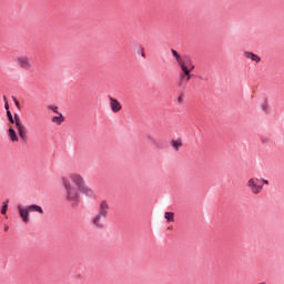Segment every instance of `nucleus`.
Returning <instances> with one entry per match:
<instances>
[{
	"instance_id": "1",
	"label": "nucleus",
	"mask_w": 284,
	"mask_h": 284,
	"mask_svg": "<svg viewBox=\"0 0 284 284\" xmlns=\"http://www.w3.org/2000/svg\"><path fill=\"white\" fill-rule=\"evenodd\" d=\"M62 185L65 191L67 201L73 205H79V201H81V193L87 196H94V191L85 184V179H83V175L79 173H71L63 176Z\"/></svg>"
},
{
	"instance_id": "2",
	"label": "nucleus",
	"mask_w": 284,
	"mask_h": 284,
	"mask_svg": "<svg viewBox=\"0 0 284 284\" xmlns=\"http://www.w3.org/2000/svg\"><path fill=\"white\" fill-rule=\"evenodd\" d=\"M17 210L19 212V216L22 223H30V214H32V212H37L38 214H44L43 207L37 204H31L27 206H23L22 204H18Z\"/></svg>"
},
{
	"instance_id": "3",
	"label": "nucleus",
	"mask_w": 284,
	"mask_h": 284,
	"mask_svg": "<svg viewBox=\"0 0 284 284\" xmlns=\"http://www.w3.org/2000/svg\"><path fill=\"white\" fill-rule=\"evenodd\" d=\"M110 210V205H108L106 201H102L99 206L98 214L92 219V223L99 230H103V221L108 219V211Z\"/></svg>"
},
{
	"instance_id": "4",
	"label": "nucleus",
	"mask_w": 284,
	"mask_h": 284,
	"mask_svg": "<svg viewBox=\"0 0 284 284\" xmlns=\"http://www.w3.org/2000/svg\"><path fill=\"white\" fill-rule=\"evenodd\" d=\"M180 68L182 72L180 74L179 87L185 88L194 77V74H192V71L194 70V62H189V64H184L183 67H180Z\"/></svg>"
},
{
	"instance_id": "5",
	"label": "nucleus",
	"mask_w": 284,
	"mask_h": 284,
	"mask_svg": "<svg viewBox=\"0 0 284 284\" xmlns=\"http://www.w3.org/2000/svg\"><path fill=\"white\" fill-rule=\"evenodd\" d=\"M17 65L20 68V70H26V72H32V59L28 55H20L16 59Z\"/></svg>"
},
{
	"instance_id": "6",
	"label": "nucleus",
	"mask_w": 284,
	"mask_h": 284,
	"mask_svg": "<svg viewBox=\"0 0 284 284\" xmlns=\"http://www.w3.org/2000/svg\"><path fill=\"white\" fill-rule=\"evenodd\" d=\"M246 186L252 194H261V192H263V181H261L258 178H251L247 181Z\"/></svg>"
},
{
	"instance_id": "7",
	"label": "nucleus",
	"mask_w": 284,
	"mask_h": 284,
	"mask_svg": "<svg viewBox=\"0 0 284 284\" xmlns=\"http://www.w3.org/2000/svg\"><path fill=\"white\" fill-rule=\"evenodd\" d=\"M16 128L18 130L19 136L22 141H28V132L26 131V125L21 123L19 115H16Z\"/></svg>"
},
{
	"instance_id": "8",
	"label": "nucleus",
	"mask_w": 284,
	"mask_h": 284,
	"mask_svg": "<svg viewBox=\"0 0 284 284\" xmlns=\"http://www.w3.org/2000/svg\"><path fill=\"white\" fill-rule=\"evenodd\" d=\"M173 57L175 58L176 62H178V65L180 68H183V65H186L189 63H192V59H190V57H184V58H181V55L179 54V52H176V50L172 49L171 50Z\"/></svg>"
},
{
	"instance_id": "9",
	"label": "nucleus",
	"mask_w": 284,
	"mask_h": 284,
	"mask_svg": "<svg viewBox=\"0 0 284 284\" xmlns=\"http://www.w3.org/2000/svg\"><path fill=\"white\" fill-rule=\"evenodd\" d=\"M109 101H110L111 111L114 112V114H116L118 112H121L123 106L121 105V102H119V100L114 98H110Z\"/></svg>"
},
{
	"instance_id": "10",
	"label": "nucleus",
	"mask_w": 284,
	"mask_h": 284,
	"mask_svg": "<svg viewBox=\"0 0 284 284\" xmlns=\"http://www.w3.org/2000/svg\"><path fill=\"white\" fill-rule=\"evenodd\" d=\"M244 57H245V59H250L251 61H254V63H261V57H258L257 54H255L253 52L245 51Z\"/></svg>"
},
{
	"instance_id": "11",
	"label": "nucleus",
	"mask_w": 284,
	"mask_h": 284,
	"mask_svg": "<svg viewBox=\"0 0 284 284\" xmlns=\"http://www.w3.org/2000/svg\"><path fill=\"white\" fill-rule=\"evenodd\" d=\"M8 132L10 141H12V143L19 142V135H17V131H14V129L10 128Z\"/></svg>"
},
{
	"instance_id": "12",
	"label": "nucleus",
	"mask_w": 284,
	"mask_h": 284,
	"mask_svg": "<svg viewBox=\"0 0 284 284\" xmlns=\"http://www.w3.org/2000/svg\"><path fill=\"white\" fill-rule=\"evenodd\" d=\"M52 123H55V125H61V123H63V121H65V118H63L62 113H58L57 116H53L51 119Z\"/></svg>"
},
{
	"instance_id": "13",
	"label": "nucleus",
	"mask_w": 284,
	"mask_h": 284,
	"mask_svg": "<svg viewBox=\"0 0 284 284\" xmlns=\"http://www.w3.org/2000/svg\"><path fill=\"white\" fill-rule=\"evenodd\" d=\"M171 144H172V148L176 150V152H179V150L183 148V142L181 140H173L171 141Z\"/></svg>"
},
{
	"instance_id": "14",
	"label": "nucleus",
	"mask_w": 284,
	"mask_h": 284,
	"mask_svg": "<svg viewBox=\"0 0 284 284\" xmlns=\"http://www.w3.org/2000/svg\"><path fill=\"white\" fill-rule=\"evenodd\" d=\"M165 220L168 223H174V213L173 212H166L164 214Z\"/></svg>"
},
{
	"instance_id": "15",
	"label": "nucleus",
	"mask_w": 284,
	"mask_h": 284,
	"mask_svg": "<svg viewBox=\"0 0 284 284\" xmlns=\"http://www.w3.org/2000/svg\"><path fill=\"white\" fill-rule=\"evenodd\" d=\"M7 116L10 121V123H16L17 124V119H16L17 114L14 115V119H13L12 113L10 111H7Z\"/></svg>"
},
{
	"instance_id": "16",
	"label": "nucleus",
	"mask_w": 284,
	"mask_h": 284,
	"mask_svg": "<svg viewBox=\"0 0 284 284\" xmlns=\"http://www.w3.org/2000/svg\"><path fill=\"white\" fill-rule=\"evenodd\" d=\"M8 213V200L3 202L1 207V214L6 215Z\"/></svg>"
},
{
	"instance_id": "17",
	"label": "nucleus",
	"mask_w": 284,
	"mask_h": 284,
	"mask_svg": "<svg viewBox=\"0 0 284 284\" xmlns=\"http://www.w3.org/2000/svg\"><path fill=\"white\" fill-rule=\"evenodd\" d=\"M48 109L54 112L55 114H61V112H59V106L57 105H49Z\"/></svg>"
},
{
	"instance_id": "18",
	"label": "nucleus",
	"mask_w": 284,
	"mask_h": 284,
	"mask_svg": "<svg viewBox=\"0 0 284 284\" xmlns=\"http://www.w3.org/2000/svg\"><path fill=\"white\" fill-rule=\"evenodd\" d=\"M148 140L151 141V143H153V145H156V140L154 138H152V135H149Z\"/></svg>"
},
{
	"instance_id": "19",
	"label": "nucleus",
	"mask_w": 284,
	"mask_h": 284,
	"mask_svg": "<svg viewBox=\"0 0 284 284\" xmlns=\"http://www.w3.org/2000/svg\"><path fill=\"white\" fill-rule=\"evenodd\" d=\"M260 181H262V185H270V181L267 180H260Z\"/></svg>"
},
{
	"instance_id": "20",
	"label": "nucleus",
	"mask_w": 284,
	"mask_h": 284,
	"mask_svg": "<svg viewBox=\"0 0 284 284\" xmlns=\"http://www.w3.org/2000/svg\"><path fill=\"white\" fill-rule=\"evenodd\" d=\"M178 102H179V103H183V95H180V97L178 98Z\"/></svg>"
},
{
	"instance_id": "21",
	"label": "nucleus",
	"mask_w": 284,
	"mask_h": 284,
	"mask_svg": "<svg viewBox=\"0 0 284 284\" xmlns=\"http://www.w3.org/2000/svg\"><path fill=\"white\" fill-rule=\"evenodd\" d=\"M13 102L17 105V108H19V102H18V100L16 98L13 99Z\"/></svg>"
},
{
	"instance_id": "22",
	"label": "nucleus",
	"mask_w": 284,
	"mask_h": 284,
	"mask_svg": "<svg viewBox=\"0 0 284 284\" xmlns=\"http://www.w3.org/2000/svg\"><path fill=\"white\" fill-rule=\"evenodd\" d=\"M6 110H10V105H8V102L4 104Z\"/></svg>"
}]
</instances>
